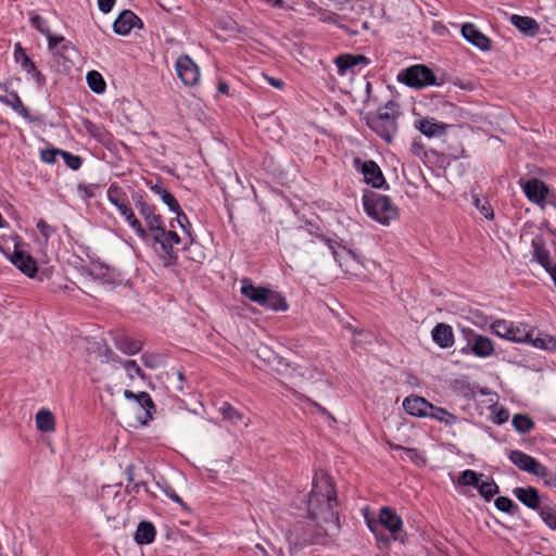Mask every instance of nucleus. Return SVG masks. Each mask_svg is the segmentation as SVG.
Returning a JSON list of instances; mask_svg holds the SVG:
<instances>
[{
	"label": "nucleus",
	"mask_w": 556,
	"mask_h": 556,
	"mask_svg": "<svg viewBox=\"0 0 556 556\" xmlns=\"http://www.w3.org/2000/svg\"><path fill=\"white\" fill-rule=\"evenodd\" d=\"M369 59L363 54H350L343 53L334 59V64L338 67V73L344 75L348 70H351L358 65H368Z\"/></svg>",
	"instance_id": "28"
},
{
	"label": "nucleus",
	"mask_w": 556,
	"mask_h": 556,
	"mask_svg": "<svg viewBox=\"0 0 556 556\" xmlns=\"http://www.w3.org/2000/svg\"><path fill=\"white\" fill-rule=\"evenodd\" d=\"M36 227L46 241H48L51 235L54 232V228L51 227L45 219H39Z\"/></svg>",
	"instance_id": "55"
},
{
	"label": "nucleus",
	"mask_w": 556,
	"mask_h": 556,
	"mask_svg": "<svg viewBox=\"0 0 556 556\" xmlns=\"http://www.w3.org/2000/svg\"><path fill=\"white\" fill-rule=\"evenodd\" d=\"M173 213L176 214L177 225L182 229V231L185 232V235L187 237L184 242V250L188 251L195 243V238L191 230V228H192L191 223H190L188 216L181 210V207H179V211H176Z\"/></svg>",
	"instance_id": "38"
},
{
	"label": "nucleus",
	"mask_w": 556,
	"mask_h": 556,
	"mask_svg": "<svg viewBox=\"0 0 556 556\" xmlns=\"http://www.w3.org/2000/svg\"><path fill=\"white\" fill-rule=\"evenodd\" d=\"M531 247L533 249V260H535L545 270H549L552 261L549 252L545 248L544 238L541 235H536L531 241Z\"/></svg>",
	"instance_id": "31"
},
{
	"label": "nucleus",
	"mask_w": 556,
	"mask_h": 556,
	"mask_svg": "<svg viewBox=\"0 0 556 556\" xmlns=\"http://www.w3.org/2000/svg\"><path fill=\"white\" fill-rule=\"evenodd\" d=\"M433 342L441 349L451 348L454 344L453 329L447 324H438L431 331Z\"/></svg>",
	"instance_id": "30"
},
{
	"label": "nucleus",
	"mask_w": 556,
	"mask_h": 556,
	"mask_svg": "<svg viewBox=\"0 0 556 556\" xmlns=\"http://www.w3.org/2000/svg\"><path fill=\"white\" fill-rule=\"evenodd\" d=\"M108 200L112 203L119 212L121 216L124 217L128 226L137 236H146L144 227L141 222L136 217L132 208L130 207L127 194L123 189L113 182L108 188Z\"/></svg>",
	"instance_id": "6"
},
{
	"label": "nucleus",
	"mask_w": 556,
	"mask_h": 556,
	"mask_svg": "<svg viewBox=\"0 0 556 556\" xmlns=\"http://www.w3.org/2000/svg\"><path fill=\"white\" fill-rule=\"evenodd\" d=\"M54 51L65 60H70L77 54L76 48L66 39Z\"/></svg>",
	"instance_id": "49"
},
{
	"label": "nucleus",
	"mask_w": 556,
	"mask_h": 556,
	"mask_svg": "<svg viewBox=\"0 0 556 556\" xmlns=\"http://www.w3.org/2000/svg\"><path fill=\"white\" fill-rule=\"evenodd\" d=\"M124 396L127 400L136 401L144 409L146 418L141 420L142 425H146L150 419H152V412L155 410V404L148 392L142 391L139 393H134L130 390H125Z\"/></svg>",
	"instance_id": "27"
},
{
	"label": "nucleus",
	"mask_w": 556,
	"mask_h": 556,
	"mask_svg": "<svg viewBox=\"0 0 556 556\" xmlns=\"http://www.w3.org/2000/svg\"><path fill=\"white\" fill-rule=\"evenodd\" d=\"M36 427L41 432H52L55 428V420L53 414L48 409H40L35 417Z\"/></svg>",
	"instance_id": "39"
},
{
	"label": "nucleus",
	"mask_w": 556,
	"mask_h": 556,
	"mask_svg": "<svg viewBox=\"0 0 556 556\" xmlns=\"http://www.w3.org/2000/svg\"><path fill=\"white\" fill-rule=\"evenodd\" d=\"M491 331L493 334L518 343L527 341V329L523 325H515L505 319H496L491 324Z\"/></svg>",
	"instance_id": "13"
},
{
	"label": "nucleus",
	"mask_w": 556,
	"mask_h": 556,
	"mask_svg": "<svg viewBox=\"0 0 556 556\" xmlns=\"http://www.w3.org/2000/svg\"><path fill=\"white\" fill-rule=\"evenodd\" d=\"M100 356L104 357L106 363H117L122 366V362L125 359L121 358L108 345L100 352Z\"/></svg>",
	"instance_id": "54"
},
{
	"label": "nucleus",
	"mask_w": 556,
	"mask_h": 556,
	"mask_svg": "<svg viewBox=\"0 0 556 556\" xmlns=\"http://www.w3.org/2000/svg\"><path fill=\"white\" fill-rule=\"evenodd\" d=\"M397 80L416 89L439 85L432 70L422 64L412 65L402 70L397 75Z\"/></svg>",
	"instance_id": "8"
},
{
	"label": "nucleus",
	"mask_w": 556,
	"mask_h": 556,
	"mask_svg": "<svg viewBox=\"0 0 556 556\" xmlns=\"http://www.w3.org/2000/svg\"><path fill=\"white\" fill-rule=\"evenodd\" d=\"M327 532L321 527L296 525L288 535L290 551H299L308 545L325 544Z\"/></svg>",
	"instance_id": "7"
},
{
	"label": "nucleus",
	"mask_w": 556,
	"mask_h": 556,
	"mask_svg": "<svg viewBox=\"0 0 556 556\" xmlns=\"http://www.w3.org/2000/svg\"><path fill=\"white\" fill-rule=\"evenodd\" d=\"M146 186L156 195L161 198L163 203L167 205L168 210L170 212L179 211V203L177 199L166 189L162 186V179L157 177L156 182H153L152 179H144Z\"/></svg>",
	"instance_id": "22"
},
{
	"label": "nucleus",
	"mask_w": 556,
	"mask_h": 556,
	"mask_svg": "<svg viewBox=\"0 0 556 556\" xmlns=\"http://www.w3.org/2000/svg\"><path fill=\"white\" fill-rule=\"evenodd\" d=\"M164 493L175 503L179 504L180 506H185L182 498L175 492V490L172 486H166L164 489Z\"/></svg>",
	"instance_id": "60"
},
{
	"label": "nucleus",
	"mask_w": 556,
	"mask_h": 556,
	"mask_svg": "<svg viewBox=\"0 0 556 556\" xmlns=\"http://www.w3.org/2000/svg\"><path fill=\"white\" fill-rule=\"evenodd\" d=\"M539 515L544 523L552 530H556V507L543 505L539 508Z\"/></svg>",
	"instance_id": "45"
},
{
	"label": "nucleus",
	"mask_w": 556,
	"mask_h": 556,
	"mask_svg": "<svg viewBox=\"0 0 556 556\" xmlns=\"http://www.w3.org/2000/svg\"><path fill=\"white\" fill-rule=\"evenodd\" d=\"M463 333L467 343L460 349L462 354H473L477 357L486 358L494 353V343L489 337L469 328L463 329Z\"/></svg>",
	"instance_id": "10"
},
{
	"label": "nucleus",
	"mask_w": 556,
	"mask_h": 556,
	"mask_svg": "<svg viewBox=\"0 0 556 556\" xmlns=\"http://www.w3.org/2000/svg\"><path fill=\"white\" fill-rule=\"evenodd\" d=\"M317 238L329 248L334 261L338 263L340 267H343L345 257H355L353 251L346 249L344 245L341 244V242H338L325 235H318Z\"/></svg>",
	"instance_id": "26"
},
{
	"label": "nucleus",
	"mask_w": 556,
	"mask_h": 556,
	"mask_svg": "<svg viewBox=\"0 0 556 556\" xmlns=\"http://www.w3.org/2000/svg\"><path fill=\"white\" fill-rule=\"evenodd\" d=\"M141 361L143 365L148 368H155L157 365L156 356L154 354L143 353L141 355Z\"/></svg>",
	"instance_id": "59"
},
{
	"label": "nucleus",
	"mask_w": 556,
	"mask_h": 556,
	"mask_svg": "<svg viewBox=\"0 0 556 556\" xmlns=\"http://www.w3.org/2000/svg\"><path fill=\"white\" fill-rule=\"evenodd\" d=\"M141 489H143L147 493H149L148 485L144 482H137V483H134L132 485H127L126 492L129 494L130 493L138 494Z\"/></svg>",
	"instance_id": "62"
},
{
	"label": "nucleus",
	"mask_w": 556,
	"mask_h": 556,
	"mask_svg": "<svg viewBox=\"0 0 556 556\" xmlns=\"http://www.w3.org/2000/svg\"><path fill=\"white\" fill-rule=\"evenodd\" d=\"M115 348L125 355H136L139 353L143 343L124 333H117L113 338Z\"/></svg>",
	"instance_id": "29"
},
{
	"label": "nucleus",
	"mask_w": 556,
	"mask_h": 556,
	"mask_svg": "<svg viewBox=\"0 0 556 556\" xmlns=\"http://www.w3.org/2000/svg\"><path fill=\"white\" fill-rule=\"evenodd\" d=\"M403 453L405 454V457L413 462L414 464L425 463V459L422 458L420 452L417 448L406 447L403 448Z\"/></svg>",
	"instance_id": "56"
},
{
	"label": "nucleus",
	"mask_w": 556,
	"mask_h": 556,
	"mask_svg": "<svg viewBox=\"0 0 556 556\" xmlns=\"http://www.w3.org/2000/svg\"><path fill=\"white\" fill-rule=\"evenodd\" d=\"M262 307L274 312H286L289 308L287 300L279 292L268 289Z\"/></svg>",
	"instance_id": "37"
},
{
	"label": "nucleus",
	"mask_w": 556,
	"mask_h": 556,
	"mask_svg": "<svg viewBox=\"0 0 556 556\" xmlns=\"http://www.w3.org/2000/svg\"><path fill=\"white\" fill-rule=\"evenodd\" d=\"M48 39V47L50 50H55L65 40L62 35H53L50 31V35H45Z\"/></svg>",
	"instance_id": "57"
},
{
	"label": "nucleus",
	"mask_w": 556,
	"mask_h": 556,
	"mask_svg": "<svg viewBox=\"0 0 556 556\" xmlns=\"http://www.w3.org/2000/svg\"><path fill=\"white\" fill-rule=\"evenodd\" d=\"M116 0H98L99 10L103 13L112 11Z\"/></svg>",
	"instance_id": "61"
},
{
	"label": "nucleus",
	"mask_w": 556,
	"mask_h": 556,
	"mask_svg": "<svg viewBox=\"0 0 556 556\" xmlns=\"http://www.w3.org/2000/svg\"><path fill=\"white\" fill-rule=\"evenodd\" d=\"M513 494L519 502L530 509L539 510L542 506L539 491L534 486H517L513 490Z\"/></svg>",
	"instance_id": "23"
},
{
	"label": "nucleus",
	"mask_w": 556,
	"mask_h": 556,
	"mask_svg": "<svg viewBox=\"0 0 556 556\" xmlns=\"http://www.w3.org/2000/svg\"><path fill=\"white\" fill-rule=\"evenodd\" d=\"M91 187L92 186H87V185H79L78 186V191L81 195H84L85 198L89 199V198H92L94 197V193L93 191L91 190Z\"/></svg>",
	"instance_id": "64"
},
{
	"label": "nucleus",
	"mask_w": 556,
	"mask_h": 556,
	"mask_svg": "<svg viewBox=\"0 0 556 556\" xmlns=\"http://www.w3.org/2000/svg\"><path fill=\"white\" fill-rule=\"evenodd\" d=\"M508 458L519 470L540 477L543 480L549 471L547 467L541 464L536 458L520 450L509 451Z\"/></svg>",
	"instance_id": "12"
},
{
	"label": "nucleus",
	"mask_w": 556,
	"mask_h": 556,
	"mask_svg": "<svg viewBox=\"0 0 556 556\" xmlns=\"http://www.w3.org/2000/svg\"><path fill=\"white\" fill-rule=\"evenodd\" d=\"M180 80L186 86H195L200 80V70L189 55H180L175 64Z\"/></svg>",
	"instance_id": "14"
},
{
	"label": "nucleus",
	"mask_w": 556,
	"mask_h": 556,
	"mask_svg": "<svg viewBox=\"0 0 556 556\" xmlns=\"http://www.w3.org/2000/svg\"><path fill=\"white\" fill-rule=\"evenodd\" d=\"M14 59L27 74L33 76L39 87L45 86L47 81L46 76L37 70L33 60L28 56L26 49H24L20 42L14 46Z\"/></svg>",
	"instance_id": "15"
},
{
	"label": "nucleus",
	"mask_w": 556,
	"mask_h": 556,
	"mask_svg": "<svg viewBox=\"0 0 556 556\" xmlns=\"http://www.w3.org/2000/svg\"><path fill=\"white\" fill-rule=\"evenodd\" d=\"M87 84L88 87L96 93L104 92L106 88V83L103 79L102 75L97 71H90L87 74Z\"/></svg>",
	"instance_id": "43"
},
{
	"label": "nucleus",
	"mask_w": 556,
	"mask_h": 556,
	"mask_svg": "<svg viewBox=\"0 0 556 556\" xmlns=\"http://www.w3.org/2000/svg\"><path fill=\"white\" fill-rule=\"evenodd\" d=\"M483 473L476 472L471 469L464 470L458 477V484L464 486H475L477 488L481 478H483Z\"/></svg>",
	"instance_id": "44"
},
{
	"label": "nucleus",
	"mask_w": 556,
	"mask_h": 556,
	"mask_svg": "<svg viewBox=\"0 0 556 556\" xmlns=\"http://www.w3.org/2000/svg\"><path fill=\"white\" fill-rule=\"evenodd\" d=\"M509 20L526 36L534 37L540 31V25L533 17L513 14Z\"/></svg>",
	"instance_id": "32"
},
{
	"label": "nucleus",
	"mask_w": 556,
	"mask_h": 556,
	"mask_svg": "<svg viewBox=\"0 0 556 556\" xmlns=\"http://www.w3.org/2000/svg\"><path fill=\"white\" fill-rule=\"evenodd\" d=\"M416 128L426 137H439L445 134L447 125L435 122L433 118H421L415 124Z\"/></svg>",
	"instance_id": "33"
},
{
	"label": "nucleus",
	"mask_w": 556,
	"mask_h": 556,
	"mask_svg": "<svg viewBox=\"0 0 556 556\" xmlns=\"http://www.w3.org/2000/svg\"><path fill=\"white\" fill-rule=\"evenodd\" d=\"M135 207L144 220V231L153 233L165 226L161 214L156 212L155 205L147 201V195L141 192H135L131 195Z\"/></svg>",
	"instance_id": "9"
},
{
	"label": "nucleus",
	"mask_w": 556,
	"mask_h": 556,
	"mask_svg": "<svg viewBox=\"0 0 556 556\" xmlns=\"http://www.w3.org/2000/svg\"><path fill=\"white\" fill-rule=\"evenodd\" d=\"M462 35L469 43L481 51H489L492 48L491 39L472 23H466L462 26Z\"/></svg>",
	"instance_id": "18"
},
{
	"label": "nucleus",
	"mask_w": 556,
	"mask_h": 556,
	"mask_svg": "<svg viewBox=\"0 0 556 556\" xmlns=\"http://www.w3.org/2000/svg\"><path fill=\"white\" fill-rule=\"evenodd\" d=\"M218 413L223 416L225 420L230 421L232 425L237 426L242 424L244 427H248L250 424V419L244 416L242 412L232 406L228 402H223L218 407Z\"/></svg>",
	"instance_id": "35"
},
{
	"label": "nucleus",
	"mask_w": 556,
	"mask_h": 556,
	"mask_svg": "<svg viewBox=\"0 0 556 556\" xmlns=\"http://www.w3.org/2000/svg\"><path fill=\"white\" fill-rule=\"evenodd\" d=\"M10 262L18 268L24 275L33 278L37 273V263L28 253L15 250L8 255Z\"/></svg>",
	"instance_id": "19"
},
{
	"label": "nucleus",
	"mask_w": 556,
	"mask_h": 556,
	"mask_svg": "<svg viewBox=\"0 0 556 556\" xmlns=\"http://www.w3.org/2000/svg\"><path fill=\"white\" fill-rule=\"evenodd\" d=\"M527 341L525 343H529L534 348L546 350V351H555L556 350V338L552 334L530 329L527 331Z\"/></svg>",
	"instance_id": "25"
},
{
	"label": "nucleus",
	"mask_w": 556,
	"mask_h": 556,
	"mask_svg": "<svg viewBox=\"0 0 556 556\" xmlns=\"http://www.w3.org/2000/svg\"><path fill=\"white\" fill-rule=\"evenodd\" d=\"M362 201L365 213L381 225H389L399 218V207L388 195L365 191Z\"/></svg>",
	"instance_id": "5"
},
{
	"label": "nucleus",
	"mask_w": 556,
	"mask_h": 556,
	"mask_svg": "<svg viewBox=\"0 0 556 556\" xmlns=\"http://www.w3.org/2000/svg\"><path fill=\"white\" fill-rule=\"evenodd\" d=\"M543 483L545 486H548L551 489H556V475L548 471L547 476L543 480Z\"/></svg>",
	"instance_id": "63"
},
{
	"label": "nucleus",
	"mask_w": 556,
	"mask_h": 556,
	"mask_svg": "<svg viewBox=\"0 0 556 556\" xmlns=\"http://www.w3.org/2000/svg\"><path fill=\"white\" fill-rule=\"evenodd\" d=\"M511 424L515 430L521 434L529 433L535 426L534 421L526 414H516Z\"/></svg>",
	"instance_id": "42"
},
{
	"label": "nucleus",
	"mask_w": 556,
	"mask_h": 556,
	"mask_svg": "<svg viewBox=\"0 0 556 556\" xmlns=\"http://www.w3.org/2000/svg\"><path fill=\"white\" fill-rule=\"evenodd\" d=\"M61 156L68 168L78 170L83 164V159L79 155H74L71 152L62 150Z\"/></svg>",
	"instance_id": "48"
},
{
	"label": "nucleus",
	"mask_w": 556,
	"mask_h": 556,
	"mask_svg": "<svg viewBox=\"0 0 556 556\" xmlns=\"http://www.w3.org/2000/svg\"><path fill=\"white\" fill-rule=\"evenodd\" d=\"M366 523L375 535L379 549L389 548L392 541H400L403 544L406 541L403 521L391 507H382L378 520L367 519Z\"/></svg>",
	"instance_id": "2"
},
{
	"label": "nucleus",
	"mask_w": 556,
	"mask_h": 556,
	"mask_svg": "<svg viewBox=\"0 0 556 556\" xmlns=\"http://www.w3.org/2000/svg\"><path fill=\"white\" fill-rule=\"evenodd\" d=\"M144 235L137 237L153 249L164 267H172L178 263V253L174 244L181 243L182 239L176 231L164 226L151 235L144 231Z\"/></svg>",
	"instance_id": "4"
},
{
	"label": "nucleus",
	"mask_w": 556,
	"mask_h": 556,
	"mask_svg": "<svg viewBox=\"0 0 556 556\" xmlns=\"http://www.w3.org/2000/svg\"><path fill=\"white\" fill-rule=\"evenodd\" d=\"M509 418V412L505 408H500L495 414H494V417H493V421L496 424V425H503L505 424Z\"/></svg>",
	"instance_id": "58"
},
{
	"label": "nucleus",
	"mask_w": 556,
	"mask_h": 556,
	"mask_svg": "<svg viewBox=\"0 0 556 556\" xmlns=\"http://www.w3.org/2000/svg\"><path fill=\"white\" fill-rule=\"evenodd\" d=\"M337 506L334 485L328 476H323L313 484L307 513L313 520L328 523L338 520Z\"/></svg>",
	"instance_id": "1"
},
{
	"label": "nucleus",
	"mask_w": 556,
	"mask_h": 556,
	"mask_svg": "<svg viewBox=\"0 0 556 556\" xmlns=\"http://www.w3.org/2000/svg\"><path fill=\"white\" fill-rule=\"evenodd\" d=\"M403 408L414 417L424 418L429 417L432 404L421 396L410 395L403 401Z\"/></svg>",
	"instance_id": "20"
},
{
	"label": "nucleus",
	"mask_w": 556,
	"mask_h": 556,
	"mask_svg": "<svg viewBox=\"0 0 556 556\" xmlns=\"http://www.w3.org/2000/svg\"><path fill=\"white\" fill-rule=\"evenodd\" d=\"M135 27L143 28V23L130 10L122 11L113 23V30L119 36H127Z\"/></svg>",
	"instance_id": "17"
},
{
	"label": "nucleus",
	"mask_w": 556,
	"mask_h": 556,
	"mask_svg": "<svg viewBox=\"0 0 556 556\" xmlns=\"http://www.w3.org/2000/svg\"><path fill=\"white\" fill-rule=\"evenodd\" d=\"M353 166L363 175L365 184L375 189L389 190V184L386 181L381 168L375 161H363L361 157H355L353 160Z\"/></svg>",
	"instance_id": "11"
},
{
	"label": "nucleus",
	"mask_w": 556,
	"mask_h": 556,
	"mask_svg": "<svg viewBox=\"0 0 556 556\" xmlns=\"http://www.w3.org/2000/svg\"><path fill=\"white\" fill-rule=\"evenodd\" d=\"M429 418L443 422L446 426L455 425L458 421V417L456 415L451 414L443 407L434 406L433 404L429 413Z\"/></svg>",
	"instance_id": "41"
},
{
	"label": "nucleus",
	"mask_w": 556,
	"mask_h": 556,
	"mask_svg": "<svg viewBox=\"0 0 556 556\" xmlns=\"http://www.w3.org/2000/svg\"><path fill=\"white\" fill-rule=\"evenodd\" d=\"M0 102L12 108L23 118L28 122H34L33 116L29 114L28 109L23 104L16 91H10L5 84H0Z\"/></svg>",
	"instance_id": "16"
},
{
	"label": "nucleus",
	"mask_w": 556,
	"mask_h": 556,
	"mask_svg": "<svg viewBox=\"0 0 556 556\" xmlns=\"http://www.w3.org/2000/svg\"><path fill=\"white\" fill-rule=\"evenodd\" d=\"M494 504L498 510L511 516L516 515L519 510L518 505L507 496H498L495 498Z\"/></svg>",
	"instance_id": "46"
},
{
	"label": "nucleus",
	"mask_w": 556,
	"mask_h": 556,
	"mask_svg": "<svg viewBox=\"0 0 556 556\" xmlns=\"http://www.w3.org/2000/svg\"><path fill=\"white\" fill-rule=\"evenodd\" d=\"M155 535L156 530L152 522L140 521L137 526L134 540L138 545H146L152 543L155 539Z\"/></svg>",
	"instance_id": "36"
},
{
	"label": "nucleus",
	"mask_w": 556,
	"mask_h": 556,
	"mask_svg": "<svg viewBox=\"0 0 556 556\" xmlns=\"http://www.w3.org/2000/svg\"><path fill=\"white\" fill-rule=\"evenodd\" d=\"M523 192L528 200L535 204H541L549 194L547 186L538 178L528 180L523 186Z\"/></svg>",
	"instance_id": "21"
},
{
	"label": "nucleus",
	"mask_w": 556,
	"mask_h": 556,
	"mask_svg": "<svg viewBox=\"0 0 556 556\" xmlns=\"http://www.w3.org/2000/svg\"><path fill=\"white\" fill-rule=\"evenodd\" d=\"M473 205L486 219H493L494 213L488 201H482L477 195H473Z\"/></svg>",
	"instance_id": "50"
},
{
	"label": "nucleus",
	"mask_w": 556,
	"mask_h": 556,
	"mask_svg": "<svg viewBox=\"0 0 556 556\" xmlns=\"http://www.w3.org/2000/svg\"><path fill=\"white\" fill-rule=\"evenodd\" d=\"M453 389L456 392L462 393L466 397L473 396V392L470 389L469 382H467L466 380H455L453 383Z\"/></svg>",
	"instance_id": "53"
},
{
	"label": "nucleus",
	"mask_w": 556,
	"mask_h": 556,
	"mask_svg": "<svg viewBox=\"0 0 556 556\" xmlns=\"http://www.w3.org/2000/svg\"><path fill=\"white\" fill-rule=\"evenodd\" d=\"M30 23L42 35H50V28L48 27L47 21L39 14H33L30 16Z\"/></svg>",
	"instance_id": "51"
},
{
	"label": "nucleus",
	"mask_w": 556,
	"mask_h": 556,
	"mask_svg": "<svg viewBox=\"0 0 556 556\" xmlns=\"http://www.w3.org/2000/svg\"><path fill=\"white\" fill-rule=\"evenodd\" d=\"M477 490L485 502H490L494 495L500 493V488L493 478H488L485 481L480 479Z\"/></svg>",
	"instance_id": "40"
},
{
	"label": "nucleus",
	"mask_w": 556,
	"mask_h": 556,
	"mask_svg": "<svg viewBox=\"0 0 556 556\" xmlns=\"http://www.w3.org/2000/svg\"><path fill=\"white\" fill-rule=\"evenodd\" d=\"M84 126L87 132L106 149L114 146V136L103 125L85 121Z\"/></svg>",
	"instance_id": "24"
},
{
	"label": "nucleus",
	"mask_w": 556,
	"mask_h": 556,
	"mask_svg": "<svg viewBox=\"0 0 556 556\" xmlns=\"http://www.w3.org/2000/svg\"><path fill=\"white\" fill-rule=\"evenodd\" d=\"M400 115L397 103L390 100L378 110L367 112L364 119L369 129L390 144L399 132L397 118Z\"/></svg>",
	"instance_id": "3"
},
{
	"label": "nucleus",
	"mask_w": 556,
	"mask_h": 556,
	"mask_svg": "<svg viewBox=\"0 0 556 556\" xmlns=\"http://www.w3.org/2000/svg\"><path fill=\"white\" fill-rule=\"evenodd\" d=\"M268 288L265 287H256L252 283L249 278H244L241 281V293L243 296L248 298L250 301L257 303L260 306L264 303V299H266V293Z\"/></svg>",
	"instance_id": "34"
},
{
	"label": "nucleus",
	"mask_w": 556,
	"mask_h": 556,
	"mask_svg": "<svg viewBox=\"0 0 556 556\" xmlns=\"http://www.w3.org/2000/svg\"><path fill=\"white\" fill-rule=\"evenodd\" d=\"M62 150L56 148L45 149L40 152V159L47 164H53L56 161V156L61 155Z\"/></svg>",
	"instance_id": "52"
},
{
	"label": "nucleus",
	"mask_w": 556,
	"mask_h": 556,
	"mask_svg": "<svg viewBox=\"0 0 556 556\" xmlns=\"http://www.w3.org/2000/svg\"><path fill=\"white\" fill-rule=\"evenodd\" d=\"M122 366L125 368L127 377L130 380H134L135 377H139L140 379L144 380L147 378V375L144 371L139 367L136 361L132 359H125L122 362Z\"/></svg>",
	"instance_id": "47"
}]
</instances>
